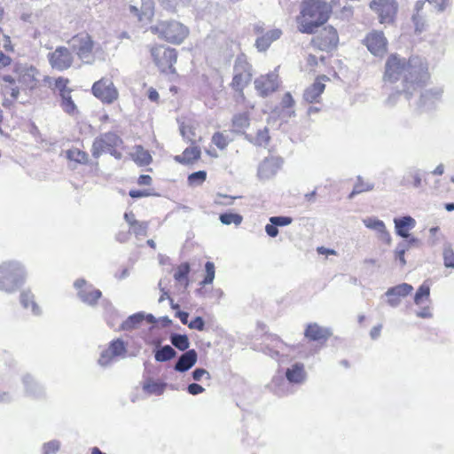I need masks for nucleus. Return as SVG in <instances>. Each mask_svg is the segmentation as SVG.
Wrapping results in <instances>:
<instances>
[{"mask_svg": "<svg viewBox=\"0 0 454 454\" xmlns=\"http://www.w3.org/2000/svg\"><path fill=\"white\" fill-rule=\"evenodd\" d=\"M373 189V184L370 183L364 182L361 176L357 177V181L354 185L353 191L349 194V199H352L355 195L359 194L364 192L371 191Z\"/></svg>", "mask_w": 454, "mask_h": 454, "instance_id": "79ce46f5", "label": "nucleus"}, {"mask_svg": "<svg viewBox=\"0 0 454 454\" xmlns=\"http://www.w3.org/2000/svg\"><path fill=\"white\" fill-rule=\"evenodd\" d=\"M367 49L374 56H383L387 51V39L382 32L373 31L364 39Z\"/></svg>", "mask_w": 454, "mask_h": 454, "instance_id": "4468645a", "label": "nucleus"}, {"mask_svg": "<svg viewBox=\"0 0 454 454\" xmlns=\"http://www.w3.org/2000/svg\"><path fill=\"white\" fill-rule=\"evenodd\" d=\"M122 143L119 136L114 132H107L96 137L91 148L94 158H98L103 153H110L116 159L121 158V153L116 148Z\"/></svg>", "mask_w": 454, "mask_h": 454, "instance_id": "423d86ee", "label": "nucleus"}, {"mask_svg": "<svg viewBox=\"0 0 454 454\" xmlns=\"http://www.w3.org/2000/svg\"><path fill=\"white\" fill-rule=\"evenodd\" d=\"M412 21L417 32L420 33L425 29V19L421 14H413Z\"/></svg>", "mask_w": 454, "mask_h": 454, "instance_id": "4d7b16f0", "label": "nucleus"}, {"mask_svg": "<svg viewBox=\"0 0 454 454\" xmlns=\"http://www.w3.org/2000/svg\"><path fill=\"white\" fill-rule=\"evenodd\" d=\"M180 132L184 138L189 141H192L194 134L189 127L182 126L180 128Z\"/></svg>", "mask_w": 454, "mask_h": 454, "instance_id": "338daca9", "label": "nucleus"}, {"mask_svg": "<svg viewBox=\"0 0 454 454\" xmlns=\"http://www.w3.org/2000/svg\"><path fill=\"white\" fill-rule=\"evenodd\" d=\"M246 139L257 146H266L270 141L269 129L263 128L258 129L255 135L246 134Z\"/></svg>", "mask_w": 454, "mask_h": 454, "instance_id": "c85d7f7f", "label": "nucleus"}, {"mask_svg": "<svg viewBox=\"0 0 454 454\" xmlns=\"http://www.w3.org/2000/svg\"><path fill=\"white\" fill-rule=\"evenodd\" d=\"M430 295V287L429 286L423 284L417 290L414 296V302L416 305H420L423 302L424 299H428Z\"/></svg>", "mask_w": 454, "mask_h": 454, "instance_id": "c03bdc74", "label": "nucleus"}, {"mask_svg": "<svg viewBox=\"0 0 454 454\" xmlns=\"http://www.w3.org/2000/svg\"><path fill=\"white\" fill-rule=\"evenodd\" d=\"M188 327L198 331H203L205 327V322L201 317H196L188 324Z\"/></svg>", "mask_w": 454, "mask_h": 454, "instance_id": "bf43d9fd", "label": "nucleus"}, {"mask_svg": "<svg viewBox=\"0 0 454 454\" xmlns=\"http://www.w3.org/2000/svg\"><path fill=\"white\" fill-rule=\"evenodd\" d=\"M152 30L160 38L173 44L182 43L190 33L186 26L176 20L160 21Z\"/></svg>", "mask_w": 454, "mask_h": 454, "instance_id": "39448f33", "label": "nucleus"}, {"mask_svg": "<svg viewBox=\"0 0 454 454\" xmlns=\"http://www.w3.org/2000/svg\"><path fill=\"white\" fill-rule=\"evenodd\" d=\"M442 90L439 88L426 90L420 97V102L423 106L433 104L435 100L439 99L442 96Z\"/></svg>", "mask_w": 454, "mask_h": 454, "instance_id": "473e14b6", "label": "nucleus"}, {"mask_svg": "<svg viewBox=\"0 0 454 454\" xmlns=\"http://www.w3.org/2000/svg\"><path fill=\"white\" fill-rule=\"evenodd\" d=\"M370 8L378 15L380 23L389 25L395 21L398 4L395 0H372Z\"/></svg>", "mask_w": 454, "mask_h": 454, "instance_id": "9d476101", "label": "nucleus"}, {"mask_svg": "<svg viewBox=\"0 0 454 454\" xmlns=\"http://www.w3.org/2000/svg\"><path fill=\"white\" fill-rule=\"evenodd\" d=\"M197 360V351L195 349H188L178 357L174 369L178 372H185L196 364Z\"/></svg>", "mask_w": 454, "mask_h": 454, "instance_id": "4be33fe9", "label": "nucleus"}, {"mask_svg": "<svg viewBox=\"0 0 454 454\" xmlns=\"http://www.w3.org/2000/svg\"><path fill=\"white\" fill-rule=\"evenodd\" d=\"M205 270L206 277L200 283L203 286L213 283L215 278V264L212 262H207L205 264Z\"/></svg>", "mask_w": 454, "mask_h": 454, "instance_id": "603ef678", "label": "nucleus"}, {"mask_svg": "<svg viewBox=\"0 0 454 454\" xmlns=\"http://www.w3.org/2000/svg\"><path fill=\"white\" fill-rule=\"evenodd\" d=\"M26 270L18 262H5L0 265V290L14 293L26 281Z\"/></svg>", "mask_w": 454, "mask_h": 454, "instance_id": "20e7f679", "label": "nucleus"}, {"mask_svg": "<svg viewBox=\"0 0 454 454\" xmlns=\"http://www.w3.org/2000/svg\"><path fill=\"white\" fill-rule=\"evenodd\" d=\"M115 357V356L112 355L109 348H107L101 352L98 363L102 367H107L113 364Z\"/></svg>", "mask_w": 454, "mask_h": 454, "instance_id": "49530a36", "label": "nucleus"}, {"mask_svg": "<svg viewBox=\"0 0 454 454\" xmlns=\"http://www.w3.org/2000/svg\"><path fill=\"white\" fill-rule=\"evenodd\" d=\"M265 353L270 357L278 360L279 363H284V356L280 355L279 350H275L270 348H267V351Z\"/></svg>", "mask_w": 454, "mask_h": 454, "instance_id": "69168bd1", "label": "nucleus"}, {"mask_svg": "<svg viewBox=\"0 0 454 454\" xmlns=\"http://www.w3.org/2000/svg\"><path fill=\"white\" fill-rule=\"evenodd\" d=\"M22 381L25 386L26 393L28 395L33 397H39L44 394L43 387L39 382H37L32 375H25L22 379Z\"/></svg>", "mask_w": 454, "mask_h": 454, "instance_id": "bb28decb", "label": "nucleus"}, {"mask_svg": "<svg viewBox=\"0 0 454 454\" xmlns=\"http://www.w3.org/2000/svg\"><path fill=\"white\" fill-rule=\"evenodd\" d=\"M60 449V442L58 440H52L43 443L42 447V454H55Z\"/></svg>", "mask_w": 454, "mask_h": 454, "instance_id": "09e8293b", "label": "nucleus"}, {"mask_svg": "<svg viewBox=\"0 0 454 454\" xmlns=\"http://www.w3.org/2000/svg\"><path fill=\"white\" fill-rule=\"evenodd\" d=\"M206 177L207 172L204 170H200L189 175L188 183L191 186H199L202 184V183L206 180Z\"/></svg>", "mask_w": 454, "mask_h": 454, "instance_id": "a18cd8bd", "label": "nucleus"}, {"mask_svg": "<svg viewBox=\"0 0 454 454\" xmlns=\"http://www.w3.org/2000/svg\"><path fill=\"white\" fill-rule=\"evenodd\" d=\"M332 7L322 0H304L301 14L297 17L299 31L313 34L316 29L329 19Z\"/></svg>", "mask_w": 454, "mask_h": 454, "instance_id": "f03ea898", "label": "nucleus"}, {"mask_svg": "<svg viewBox=\"0 0 454 454\" xmlns=\"http://www.w3.org/2000/svg\"><path fill=\"white\" fill-rule=\"evenodd\" d=\"M91 90L93 95L106 104L114 103L119 97L113 81L108 78H102L96 82Z\"/></svg>", "mask_w": 454, "mask_h": 454, "instance_id": "9b49d317", "label": "nucleus"}, {"mask_svg": "<svg viewBox=\"0 0 454 454\" xmlns=\"http://www.w3.org/2000/svg\"><path fill=\"white\" fill-rule=\"evenodd\" d=\"M166 384L154 381L153 380H147L143 384V389L150 395H161L165 390Z\"/></svg>", "mask_w": 454, "mask_h": 454, "instance_id": "f704fd0d", "label": "nucleus"}, {"mask_svg": "<svg viewBox=\"0 0 454 454\" xmlns=\"http://www.w3.org/2000/svg\"><path fill=\"white\" fill-rule=\"evenodd\" d=\"M171 344L181 351H187L190 341L185 334L174 333L170 336Z\"/></svg>", "mask_w": 454, "mask_h": 454, "instance_id": "c9c22d12", "label": "nucleus"}, {"mask_svg": "<svg viewBox=\"0 0 454 454\" xmlns=\"http://www.w3.org/2000/svg\"><path fill=\"white\" fill-rule=\"evenodd\" d=\"M61 98V107L65 113L69 115H76L78 109L74 102L73 101L70 93L63 95Z\"/></svg>", "mask_w": 454, "mask_h": 454, "instance_id": "e433bc0d", "label": "nucleus"}, {"mask_svg": "<svg viewBox=\"0 0 454 454\" xmlns=\"http://www.w3.org/2000/svg\"><path fill=\"white\" fill-rule=\"evenodd\" d=\"M176 356V350L170 345H165L154 351L157 362H167Z\"/></svg>", "mask_w": 454, "mask_h": 454, "instance_id": "2f4dec72", "label": "nucleus"}, {"mask_svg": "<svg viewBox=\"0 0 454 454\" xmlns=\"http://www.w3.org/2000/svg\"><path fill=\"white\" fill-rule=\"evenodd\" d=\"M254 87L260 96H268L274 92L278 87V74L270 73L256 78L254 80Z\"/></svg>", "mask_w": 454, "mask_h": 454, "instance_id": "f3484780", "label": "nucleus"}, {"mask_svg": "<svg viewBox=\"0 0 454 454\" xmlns=\"http://www.w3.org/2000/svg\"><path fill=\"white\" fill-rule=\"evenodd\" d=\"M283 160L279 157L270 156L265 158L258 167L257 176L261 180L272 178L282 166Z\"/></svg>", "mask_w": 454, "mask_h": 454, "instance_id": "2eb2a0df", "label": "nucleus"}, {"mask_svg": "<svg viewBox=\"0 0 454 454\" xmlns=\"http://www.w3.org/2000/svg\"><path fill=\"white\" fill-rule=\"evenodd\" d=\"M152 58L155 65L163 73H174V64L176 62L177 53L175 49L156 46L151 51Z\"/></svg>", "mask_w": 454, "mask_h": 454, "instance_id": "1a4fd4ad", "label": "nucleus"}, {"mask_svg": "<svg viewBox=\"0 0 454 454\" xmlns=\"http://www.w3.org/2000/svg\"><path fill=\"white\" fill-rule=\"evenodd\" d=\"M145 318L144 312H138L134 315L129 316L121 325V328L124 331H129L138 327L140 323Z\"/></svg>", "mask_w": 454, "mask_h": 454, "instance_id": "72a5a7b5", "label": "nucleus"}, {"mask_svg": "<svg viewBox=\"0 0 454 454\" xmlns=\"http://www.w3.org/2000/svg\"><path fill=\"white\" fill-rule=\"evenodd\" d=\"M325 88V83L320 80H317L313 84L309 86L303 93V99L308 103H317L321 94L324 92Z\"/></svg>", "mask_w": 454, "mask_h": 454, "instance_id": "393cba45", "label": "nucleus"}, {"mask_svg": "<svg viewBox=\"0 0 454 454\" xmlns=\"http://www.w3.org/2000/svg\"><path fill=\"white\" fill-rule=\"evenodd\" d=\"M20 303L25 309H30L33 315H41L42 310L35 302V296L30 291H23L20 294Z\"/></svg>", "mask_w": 454, "mask_h": 454, "instance_id": "cd10ccee", "label": "nucleus"}, {"mask_svg": "<svg viewBox=\"0 0 454 454\" xmlns=\"http://www.w3.org/2000/svg\"><path fill=\"white\" fill-rule=\"evenodd\" d=\"M187 391L189 394L192 395H197L199 394L203 393L205 391V388L197 383H192L188 385Z\"/></svg>", "mask_w": 454, "mask_h": 454, "instance_id": "052dcab7", "label": "nucleus"}, {"mask_svg": "<svg viewBox=\"0 0 454 454\" xmlns=\"http://www.w3.org/2000/svg\"><path fill=\"white\" fill-rule=\"evenodd\" d=\"M132 159L140 166H146L152 160V156L147 150H145L141 145H136L131 153Z\"/></svg>", "mask_w": 454, "mask_h": 454, "instance_id": "7c9ffc66", "label": "nucleus"}, {"mask_svg": "<svg viewBox=\"0 0 454 454\" xmlns=\"http://www.w3.org/2000/svg\"><path fill=\"white\" fill-rule=\"evenodd\" d=\"M265 231L271 238H275L278 234V227L273 225V223L267 224L265 226Z\"/></svg>", "mask_w": 454, "mask_h": 454, "instance_id": "774afa93", "label": "nucleus"}, {"mask_svg": "<svg viewBox=\"0 0 454 454\" xmlns=\"http://www.w3.org/2000/svg\"><path fill=\"white\" fill-rule=\"evenodd\" d=\"M281 35L282 31L279 28L271 29L256 39L255 46L258 51H265L270 44L280 38Z\"/></svg>", "mask_w": 454, "mask_h": 454, "instance_id": "b1692460", "label": "nucleus"}, {"mask_svg": "<svg viewBox=\"0 0 454 454\" xmlns=\"http://www.w3.org/2000/svg\"><path fill=\"white\" fill-rule=\"evenodd\" d=\"M67 157L68 160L81 164H85L88 161V154L77 148L67 150Z\"/></svg>", "mask_w": 454, "mask_h": 454, "instance_id": "4c0bfd02", "label": "nucleus"}, {"mask_svg": "<svg viewBox=\"0 0 454 454\" xmlns=\"http://www.w3.org/2000/svg\"><path fill=\"white\" fill-rule=\"evenodd\" d=\"M412 290V286L407 283L388 288L385 294L388 297L387 303L393 308L397 307L401 301L400 298L407 296Z\"/></svg>", "mask_w": 454, "mask_h": 454, "instance_id": "6ab92c4d", "label": "nucleus"}, {"mask_svg": "<svg viewBox=\"0 0 454 454\" xmlns=\"http://www.w3.org/2000/svg\"><path fill=\"white\" fill-rule=\"evenodd\" d=\"M140 8L144 19H150L153 15L154 3L153 0H142Z\"/></svg>", "mask_w": 454, "mask_h": 454, "instance_id": "3c124183", "label": "nucleus"}, {"mask_svg": "<svg viewBox=\"0 0 454 454\" xmlns=\"http://www.w3.org/2000/svg\"><path fill=\"white\" fill-rule=\"evenodd\" d=\"M233 126L239 129L247 128L249 125V119L246 114H236L232 119Z\"/></svg>", "mask_w": 454, "mask_h": 454, "instance_id": "8fccbe9b", "label": "nucleus"}, {"mask_svg": "<svg viewBox=\"0 0 454 454\" xmlns=\"http://www.w3.org/2000/svg\"><path fill=\"white\" fill-rule=\"evenodd\" d=\"M281 105L284 108H291L294 105V100L289 92H286L281 101Z\"/></svg>", "mask_w": 454, "mask_h": 454, "instance_id": "e2e57ef3", "label": "nucleus"}, {"mask_svg": "<svg viewBox=\"0 0 454 454\" xmlns=\"http://www.w3.org/2000/svg\"><path fill=\"white\" fill-rule=\"evenodd\" d=\"M305 337L315 341L326 340L332 334L328 328L322 327L317 324L308 325L305 330Z\"/></svg>", "mask_w": 454, "mask_h": 454, "instance_id": "5701e85b", "label": "nucleus"}, {"mask_svg": "<svg viewBox=\"0 0 454 454\" xmlns=\"http://www.w3.org/2000/svg\"><path fill=\"white\" fill-rule=\"evenodd\" d=\"M233 72L231 86L243 96V90L248 85L252 78L251 66L244 55L237 57Z\"/></svg>", "mask_w": 454, "mask_h": 454, "instance_id": "6e6552de", "label": "nucleus"}, {"mask_svg": "<svg viewBox=\"0 0 454 454\" xmlns=\"http://www.w3.org/2000/svg\"><path fill=\"white\" fill-rule=\"evenodd\" d=\"M219 219L223 224L230 225L233 223L239 226L242 223L243 217L236 213H223L220 215Z\"/></svg>", "mask_w": 454, "mask_h": 454, "instance_id": "ea45409f", "label": "nucleus"}, {"mask_svg": "<svg viewBox=\"0 0 454 454\" xmlns=\"http://www.w3.org/2000/svg\"><path fill=\"white\" fill-rule=\"evenodd\" d=\"M148 230V223L145 221H138L136 224H134L129 231L133 233L137 238L140 236H146Z\"/></svg>", "mask_w": 454, "mask_h": 454, "instance_id": "de8ad7c7", "label": "nucleus"}, {"mask_svg": "<svg viewBox=\"0 0 454 454\" xmlns=\"http://www.w3.org/2000/svg\"><path fill=\"white\" fill-rule=\"evenodd\" d=\"M443 262L446 268L454 269V251L450 243H445L443 245Z\"/></svg>", "mask_w": 454, "mask_h": 454, "instance_id": "a19ab883", "label": "nucleus"}, {"mask_svg": "<svg viewBox=\"0 0 454 454\" xmlns=\"http://www.w3.org/2000/svg\"><path fill=\"white\" fill-rule=\"evenodd\" d=\"M203 377H206V379L207 380H210L211 379V376H210V373L203 369V368H196L193 372H192V379L195 380V381H200L201 380V379Z\"/></svg>", "mask_w": 454, "mask_h": 454, "instance_id": "13d9d810", "label": "nucleus"}, {"mask_svg": "<svg viewBox=\"0 0 454 454\" xmlns=\"http://www.w3.org/2000/svg\"><path fill=\"white\" fill-rule=\"evenodd\" d=\"M363 223L366 228L376 231L380 239L385 241L387 244H390L391 236L383 221L376 217H366L363 219Z\"/></svg>", "mask_w": 454, "mask_h": 454, "instance_id": "aec40b11", "label": "nucleus"}, {"mask_svg": "<svg viewBox=\"0 0 454 454\" xmlns=\"http://www.w3.org/2000/svg\"><path fill=\"white\" fill-rule=\"evenodd\" d=\"M200 157V149L198 146L186 148L182 155L176 156L175 160L180 163L189 164Z\"/></svg>", "mask_w": 454, "mask_h": 454, "instance_id": "c756f323", "label": "nucleus"}, {"mask_svg": "<svg viewBox=\"0 0 454 454\" xmlns=\"http://www.w3.org/2000/svg\"><path fill=\"white\" fill-rule=\"evenodd\" d=\"M70 48L76 53L78 58L85 64H92L95 61L94 42L87 33H81L73 36L68 41Z\"/></svg>", "mask_w": 454, "mask_h": 454, "instance_id": "0eeeda50", "label": "nucleus"}, {"mask_svg": "<svg viewBox=\"0 0 454 454\" xmlns=\"http://www.w3.org/2000/svg\"><path fill=\"white\" fill-rule=\"evenodd\" d=\"M212 142L217 148L223 150L228 146L231 139L227 135L222 132H216L212 137Z\"/></svg>", "mask_w": 454, "mask_h": 454, "instance_id": "37998d69", "label": "nucleus"}, {"mask_svg": "<svg viewBox=\"0 0 454 454\" xmlns=\"http://www.w3.org/2000/svg\"><path fill=\"white\" fill-rule=\"evenodd\" d=\"M293 219L289 216H271L270 217V223H273V225L278 226H286L291 224Z\"/></svg>", "mask_w": 454, "mask_h": 454, "instance_id": "5fc2aeb1", "label": "nucleus"}, {"mask_svg": "<svg viewBox=\"0 0 454 454\" xmlns=\"http://www.w3.org/2000/svg\"><path fill=\"white\" fill-rule=\"evenodd\" d=\"M339 41L335 28L331 26L324 27L318 36L314 39L316 45L323 51H331L336 47Z\"/></svg>", "mask_w": 454, "mask_h": 454, "instance_id": "dca6fc26", "label": "nucleus"}, {"mask_svg": "<svg viewBox=\"0 0 454 454\" xmlns=\"http://www.w3.org/2000/svg\"><path fill=\"white\" fill-rule=\"evenodd\" d=\"M410 176L413 179V186L416 188L420 187L421 185V174L419 169H412L410 171Z\"/></svg>", "mask_w": 454, "mask_h": 454, "instance_id": "680f3d73", "label": "nucleus"}, {"mask_svg": "<svg viewBox=\"0 0 454 454\" xmlns=\"http://www.w3.org/2000/svg\"><path fill=\"white\" fill-rule=\"evenodd\" d=\"M438 11H443L448 4V0H427Z\"/></svg>", "mask_w": 454, "mask_h": 454, "instance_id": "0e129e2a", "label": "nucleus"}, {"mask_svg": "<svg viewBox=\"0 0 454 454\" xmlns=\"http://www.w3.org/2000/svg\"><path fill=\"white\" fill-rule=\"evenodd\" d=\"M403 79V91L411 94L417 86L428 79L427 66L419 57H411L408 61L396 55L388 57L385 67V81L395 82Z\"/></svg>", "mask_w": 454, "mask_h": 454, "instance_id": "f257e3e1", "label": "nucleus"}, {"mask_svg": "<svg viewBox=\"0 0 454 454\" xmlns=\"http://www.w3.org/2000/svg\"><path fill=\"white\" fill-rule=\"evenodd\" d=\"M189 264L187 262L183 263L177 268L176 271L175 272L174 278L176 281H181L182 279L186 278L187 275L189 274Z\"/></svg>", "mask_w": 454, "mask_h": 454, "instance_id": "864d4df0", "label": "nucleus"}, {"mask_svg": "<svg viewBox=\"0 0 454 454\" xmlns=\"http://www.w3.org/2000/svg\"><path fill=\"white\" fill-rule=\"evenodd\" d=\"M161 5H163L166 9L172 10L176 8V5H186L191 0H159Z\"/></svg>", "mask_w": 454, "mask_h": 454, "instance_id": "6e6d98bb", "label": "nucleus"}, {"mask_svg": "<svg viewBox=\"0 0 454 454\" xmlns=\"http://www.w3.org/2000/svg\"><path fill=\"white\" fill-rule=\"evenodd\" d=\"M112 355L118 356H123L127 351L126 345L121 339L114 340L108 346Z\"/></svg>", "mask_w": 454, "mask_h": 454, "instance_id": "58836bf2", "label": "nucleus"}, {"mask_svg": "<svg viewBox=\"0 0 454 454\" xmlns=\"http://www.w3.org/2000/svg\"><path fill=\"white\" fill-rule=\"evenodd\" d=\"M16 73L18 74V82L23 87L32 90L36 86L38 71L32 66H18Z\"/></svg>", "mask_w": 454, "mask_h": 454, "instance_id": "a211bd4d", "label": "nucleus"}, {"mask_svg": "<svg viewBox=\"0 0 454 454\" xmlns=\"http://www.w3.org/2000/svg\"><path fill=\"white\" fill-rule=\"evenodd\" d=\"M74 286L78 290L77 294L81 301L90 306H94L102 295L100 290L95 289L92 285L82 278L77 279Z\"/></svg>", "mask_w": 454, "mask_h": 454, "instance_id": "f8f14e48", "label": "nucleus"}, {"mask_svg": "<svg viewBox=\"0 0 454 454\" xmlns=\"http://www.w3.org/2000/svg\"><path fill=\"white\" fill-rule=\"evenodd\" d=\"M286 380L282 378L273 379L271 388L278 396H285L292 393L290 385L301 386L308 380V372L305 364L301 362H294L285 372Z\"/></svg>", "mask_w": 454, "mask_h": 454, "instance_id": "7ed1b4c3", "label": "nucleus"}, {"mask_svg": "<svg viewBox=\"0 0 454 454\" xmlns=\"http://www.w3.org/2000/svg\"><path fill=\"white\" fill-rule=\"evenodd\" d=\"M394 224L396 235L407 239L410 238V231L416 226V220L410 215L395 217Z\"/></svg>", "mask_w": 454, "mask_h": 454, "instance_id": "412c9836", "label": "nucleus"}, {"mask_svg": "<svg viewBox=\"0 0 454 454\" xmlns=\"http://www.w3.org/2000/svg\"><path fill=\"white\" fill-rule=\"evenodd\" d=\"M51 66L59 71L69 68L73 63V56L70 51L63 46L56 48V50L48 55Z\"/></svg>", "mask_w": 454, "mask_h": 454, "instance_id": "ddd939ff", "label": "nucleus"}, {"mask_svg": "<svg viewBox=\"0 0 454 454\" xmlns=\"http://www.w3.org/2000/svg\"><path fill=\"white\" fill-rule=\"evenodd\" d=\"M45 84L51 88L54 93H58L60 97L67 93H71V90L67 88L68 79L59 77H45Z\"/></svg>", "mask_w": 454, "mask_h": 454, "instance_id": "a878e982", "label": "nucleus"}]
</instances>
